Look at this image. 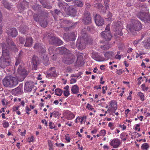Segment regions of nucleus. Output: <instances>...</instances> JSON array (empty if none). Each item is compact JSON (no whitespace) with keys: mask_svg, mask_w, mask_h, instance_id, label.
<instances>
[{"mask_svg":"<svg viewBox=\"0 0 150 150\" xmlns=\"http://www.w3.org/2000/svg\"><path fill=\"white\" fill-rule=\"evenodd\" d=\"M7 44H2V55L0 58V67L5 68L10 65L11 58L10 52L12 50L16 52L17 51V47L11 39L6 38Z\"/></svg>","mask_w":150,"mask_h":150,"instance_id":"nucleus-1","label":"nucleus"},{"mask_svg":"<svg viewBox=\"0 0 150 150\" xmlns=\"http://www.w3.org/2000/svg\"><path fill=\"white\" fill-rule=\"evenodd\" d=\"M61 53L64 54L62 59L63 62L67 64H70L74 62L75 57L74 54L69 53V51L67 48L63 46L59 48Z\"/></svg>","mask_w":150,"mask_h":150,"instance_id":"nucleus-2","label":"nucleus"},{"mask_svg":"<svg viewBox=\"0 0 150 150\" xmlns=\"http://www.w3.org/2000/svg\"><path fill=\"white\" fill-rule=\"evenodd\" d=\"M18 81L17 77L10 76L6 77L3 80V83L4 86L13 87L17 85Z\"/></svg>","mask_w":150,"mask_h":150,"instance_id":"nucleus-3","label":"nucleus"},{"mask_svg":"<svg viewBox=\"0 0 150 150\" xmlns=\"http://www.w3.org/2000/svg\"><path fill=\"white\" fill-rule=\"evenodd\" d=\"M142 26L140 22L135 20L133 23L127 25V29L128 31H129L133 35H135L136 31H138L142 29Z\"/></svg>","mask_w":150,"mask_h":150,"instance_id":"nucleus-4","label":"nucleus"},{"mask_svg":"<svg viewBox=\"0 0 150 150\" xmlns=\"http://www.w3.org/2000/svg\"><path fill=\"white\" fill-rule=\"evenodd\" d=\"M88 40L87 34L86 33L83 34L81 37H79L78 39L76 44L77 47L81 50L85 49Z\"/></svg>","mask_w":150,"mask_h":150,"instance_id":"nucleus-5","label":"nucleus"},{"mask_svg":"<svg viewBox=\"0 0 150 150\" xmlns=\"http://www.w3.org/2000/svg\"><path fill=\"white\" fill-rule=\"evenodd\" d=\"M33 17L34 20L39 23L42 27L45 28L47 26L48 23L47 21V17L40 16L37 14H35L33 16Z\"/></svg>","mask_w":150,"mask_h":150,"instance_id":"nucleus-6","label":"nucleus"},{"mask_svg":"<svg viewBox=\"0 0 150 150\" xmlns=\"http://www.w3.org/2000/svg\"><path fill=\"white\" fill-rule=\"evenodd\" d=\"M137 16L141 20L145 23L150 22V15L149 12L140 11L137 13Z\"/></svg>","mask_w":150,"mask_h":150,"instance_id":"nucleus-7","label":"nucleus"},{"mask_svg":"<svg viewBox=\"0 0 150 150\" xmlns=\"http://www.w3.org/2000/svg\"><path fill=\"white\" fill-rule=\"evenodd\" d=\"M36 89V87L35 86L33 82H26L25 83L24 88L25 90L28 92L32 91L33 93H35Z\"/></svg>","mask_w":150,"mask_h":150,"instance_id":"nucleus-8","label":"nucleus"},{"mask_svg":"<svg viewBox=\"0 0 150 150\" xmlns=\"http://www.w3.org/2000/svg\"><path fill=\"white\" fill-rule=\"evenodd\" d=\"M48 37L50 44L55 45H59L62 44V41L61 40L57 37H51L49 35L48 36Z\"/></svg>","mask_w":150,"mask_h":150,"instance_id":"nucleus-9","label":"nucleus"},{"mask_svg":"<svg viewBox=\"0 0 150 150\" xmlns=\"http://www.w3.org/2000/svg\"><path fill=\"white\" fill-rule=\"evenodd\" d=\"M19 67H18L17 69V71L20 75V77H21V79L20 81H23L28 74V72L21 67L20 65H19Z\"/></svg>","mask_w":150,"mask_h":150,"instance_id":"nucleus-10","label":"nucleus"},{"mask_svg":"<svg viewBox=\"0 0 150 150\" xmlns=\"http://www.w3.org/2000/svg\"><path fill=\"white\" fill-rule=\"evenodd\" d=\"M33 69L35 70L37 69V66L40 63V61L38 57L34 55L32 57L31 61Z\"/></svg>","mask_w":150,"mask_h":150,"instance_id":"nucleus-11","label":"nucleus"},{"mask_svg":"<svg viewBox=\"0 0 150 150\" xmlns=\"http://www.w3.org/2000/svg\"><path fill=\"white\" fill-rule=\"evenodd\" d=\"M6 33L9 36L16 37L18 35V32L15 28H8L6 29Z\"/></svg>","mask_w":150,"mask_h":150,"instance_id":"nucleus-12","label":"nucleus"},{"mask_svg":"<svg viewBox=\"0 0 150 150\" xmlns=\"http://www.w3.org/2000/svg\"><path fill=\"white\" fill-rule=\"evenodd\" d=\"M101 37L103 40L109 41L111 40L112 36L110 31H104L101 33Z\"/></svg>","mask_w":150,"mask_h":150,"instance_id":"nucleus-13","label":"nucleus"},{"mask_svg":"<svg viewBox=\"0 0 150 150\" xmlns=\"http://www.w3.org/2000/svg\"><path fill=\"white\" fill-rule=\"evenodd\" d=\"M121 144V141L118 138H114L110 142V145L114 148H118Z\"/></svg>","mask_w":150,"mask_h":150,"instance_id":"nucleus-14","label":"nucleus"},{"mask_svg":"<svg viewBox=\"0 0 150 150\" xmlns=\"http://www.w3.org/2000/svg\"><path fill=\"white\" fill-rule=\"evenodd\" d=\"M94 20L96 24L98 26L102 25L104 23L103 19L99 14H96L94 17Z\"/></svg>","mask_w":150,"mask_h":150,"instance_id":"nucleus-15","label":"nucleus"},{"mask_svg":"<svg viewBox=\"0 0 150 150\" xmlns=\"http://www.w3.org/2000/svg\"><path fill=\"white\" fill-rule=\"evenodd\" d=\"M63 38L67 41L70 40L73 41L75 39L74 33L73 32H72L70 34L67 33L64 34L63 35Z\"/></svg>","mask_w":150,"mask_h":150,"instance_id":"nucleus-16","label":"nucleus"},{"mask_svg":"<svg viewBox=\"0 0 150 150\" xmlns=\"http://www.w3.org/2000/svg\"><path fill=\"white\" fill-rule=\"evenodd\" d=\"M63 115L65 117L69 120L73 119L75 117L74 115L69 110L65 111Z\"/></svg>","mask_w":150,"mask_h":150,"instance_id":"nucleus-17","label":"nucleus"},{"mask_svg":"<svg viewBox=\"0 0 150 150\" xmlns=\"http://www.w3.org/2000/svg\"><path fill=\"white\" fill-rule=\"evenodd\" d=\"M28 3L25 1L22 2L21 4L18 6V8L19 12H21L24 9L27 8L28 6Z\"/></svg>","mask_w":150,"mask_h":150,"instance_id":"nucleus-18","label":"nucleus"},{"mask_svg":"<svg viewBox=\"0 0 150 150\" xmlns=\"http://www.w3.org/2000/svg\"><path fill=\"white\" fill-rule=\"evenodd\" d=\"M33 42V39L31 37H28L25 39V42L24 46L25 47H31Z\"/></svg>","mask_w":150,"mask_h":150,"instance_id":"nucleus-19","label":"nucleus"},{"mask_svg":"<svg viewBox=\"0 0 150 150\" xmlns=\"http://www.w3.org/2000/svg\"><path fill=\"white\" fill-rule=\"evenodd\" d=\"M34 48L35 49L38 50L42 52H45V50L43 48L42 45L40 43H36L35 45Z\"/></svg>","mask_w":150,"mask_h":150,"instance_id":"nucleus-20","label":"nucleus"},{"mask_svg":"<svg viewBox=\"0 0 150 150\" xmlns=\"http://www.w3.org/2000/svg\"><path fill=\"white\" fill-rule=\"evenodd\" d=\"M83 20L85 24L90 23L91 22V18L89 14L85 15L83 18Z\"/></svg>","mask_w":150,"mask_h":150,"instance_id":"nucleus-21","label":"nucleus"},{"mask_svg":"<svg viewBox=\"0 0 150 150\" xmlns=\"http://www.w3.org/2000/svg\"><path fill=\"white\" fill-rule=\"evenodd\" d=\"M144 47L146 49L150 48V37L143 42Z\"/></svg>","mask_w":150,"mask_h":150,"instance_id":"nucleus-22","label":"nucleus"},{"mask_svg":"<svg viewBox=\"0 0 150 150\" xmlns=\"http://www.w3.org/2000/svg\"><path fill=\"white\" fill-rule=\"evenodd\" d=\"M71 91L74 94H77L79 93V88L76 85L72 86L71 88Z\"/></svg>","mask_w":150,"mask_h":150,"instance_id":"nucleus-23","label":"nucleus"},{"mask_svg":"<svg viewBox=\"0 0 150 150\" xmlns=\"http://www.w3.org/2000/svg\"><path fill=\"white\" fill-rule=\"evenodd\" d=\"M139 6L142 8V11L146 12H149V9L147 8V5L145 3H142Z\"/></svg>","mask_w":150,"mask_h":150,"instance_id":"nucleus-24","label":"nucleus"},{"mask_svg":"<svg viewBox=\"0 0 150 150\" xmlns=\"http://www.w3.org/2000/svg\"><path fill=\"white\" fill-rule=\"evenodd\" d=\"M91 57L93 59L96 60H97L100 57V56L98 53L95 52H92L91 54Z\"/></svg>","mask_w":150,"mask_h":150,"instance_id":"nucleus-25","label":"nucleus"},{"mask_svg":"<svg viewBox=\"0 0 150 150\" xmlns=\"http://www.w3.org/2000/svg\"><path fill=\"white\" fill-rule=\"evenodd\" d=\"M117 104H110L108 110L112 111L115 110L117 109Z\"/></svg>","mask_w":150,"mask_h":150,"instance_id":"nucleus-26","label":"nucleus"},{"mask_svg":"<svg viewBox=\"0 0 150 150\" xmlns=\"http://www.w3.org/2000/svg\"><path fill=\"white\" fill-rule=\"evenodd\" d=\"M49 71L53 76L55 77L57 76V73L55 69V67H51L49 69Z\"/></svg>","mask_w":150,"mask_h":150,"instance_id":"nucleus-27","label":"nucleus"},{"mask_svg":"<svg viewBox=\"0 0 150 150\" xmlns=\"http://www.w3.org/2000/svg\"><path fill=\"white\" fill-rule=\"evenodd\" d=\"M43 63L45 66L48 65L50 63L49 58L47 56H43Z\"/></svg>","mask_w":150,"mask_h":150,"instance_id":"nucleus-28","label":"nucleus"},{"mask_svg":"<svg viewBox=\"0 0 150 150\" xmlns=\"http://www.w3.org/2000/svg\"><path fill=\"white\" fill-rule=\"evenodd\" d=\"M114 54L112 52H106L104 54V56L107 59L111 58Z\"/></svg>","mask_w":150,"mask_h":150,"instance_id":"nucleus-29","label":"nucleus"},{"mask_svg":"<svg viewBox=\"0 0 150 150\" xmlns=\"http://www.w3.org/2000/svg\"><path fill=\"white\" fill-rule=\"evenodd\" d=\"M94 3V7H96L97 8L100 10H102V8H103V6L101 3L100 2H98Z\"/></svg>","mask_w":150,"mask_h":150,"instance_id":"nucleus-30","label":"nucleus"},{"mask_svg":"<svg viewBox=\"0 0 150 150\" xmlns=\"http://www.w3.org/2000/svg\"><path fill=\"white\" fill-rule=\"evenodd\" d=\"M28 28L26 27H21L19 29L20 32L22 34H25L26 33Z\"/></svg>","mask_w":150,"mask_h":150,"instance_id":"nucleus-31","label":"nucleus"},{"mask_svg":"<svg viewBox=\"0 0 150 150\" xmlns=\"http://www.w3.org/2000/svg\"><path fill=\"white\" fill-rule=\"evenodd\" d=\"M13 92L16 95H18L21 94V89L20 87H18L13 90Z\"/></svg>","mask_w":150,"mask_h":150,"instance_id":"nucleus-32","label":"nucleus"},{"mask_svg":"<svg viewBox=\"0 0 150 150\" xmlns=\"http://www.w3.org/2000/svg\"><path fill=\"white\" fill-rule=\"evenodd\" d=\"M83 5V2L80 1H76L74 3V5L76 7H81Z\"/></svg>","mask_w":150,"mask_h":150,"instance_id":"nucleus-33","label":"nucleus"},{"mask_svg":"<svg viewBox=\"0 0 150 150\" xmlns=\"http://www.w3.org/2000/svg\"><path fill=\"white\" fill-rule=\"evenodd\" d=\"M111 47V45L109 43H108L105 45H103L101 46V48L102 49L104 50H107L109 49Z\"/></svg>","mask_w":150,"mask_h":150,"instance_id":"nucleus-34","label":"nucleus"},{"mask_svg":"<svg viewBox=\"0 0 150 150\" xmlns=\"http://www.w3.org/2000/svg\"><path fill=\"white\" fill-rule=\"evenodd\" d=\"M149 146V145L148 144L144 143L142 144L141 148L142 150H148Z\"/></svg>","mask_w":150,"mask_h":150,"instance_id":"nucleus-35","label":"nucleus"},{"mask_svg":"<svg viewBox=\"0 0 150 150\" xmlns=\"http://www.w3.org/2000/svg\"><path fill=\"white\" fill-rule=\"evenodd\" d=\"M55 94L57 96H60L63 92V91L60 89L57 88L55 90Z\"/></svg>","mask_w":150,"mask_h":150,"instance_id":"nucleus-36","label":"nucleus"},{"mask_svg":"<svg viewBox=\"0 0 150 150\" xmlns=\"http://www.w3.org/2000/svg\"><path fill=\"white\" fill-rule=\"evenodd\" d=\"M67 4L64 2H61L58 3V5L59 7L62 9V8H64V7H65V6L67 5Z\"/></svg>","mask_w":150,"mask_h":150,"instance_id":"nucleus-37","label":"nucleus"},{"mask_svg":"<svg viewBox=\"0 0 150 150\" xmlns=\"http://www.w3.org/2000/svg\"><path fill=\"white\" fill-rule=\"evenodd\" d=\"M56 48L54 47H50L48 49L49 53L51 54L54 52L55 51Z\"/></svg>","mask_w":150,"mask_h":150,"instance_id":"nucleus-38","label":"nucleus"},{"mask_svg":"<svg viewBox=\"0 0 150 150\" xmlns=\"http://www.w3.org/2000/svg\"><path fill=\"white\" fill-rule=\"evenodd\" d=\"M48 144L49 147V150H54V146L52 142L50 140H49L48 142Z\"/></svg>","mask_w":150,"mask_h":150,"instance_id":"nucleus-39","label":"nucleus"},{"mask_svg":"<svg viewBox=\"0 0 150 150\" xmlns=\"http://www.w3.org/2000/svg\"><path fill=\"white\" fill-rule=\"evenodd\" d=\"M32 8L34 10L38 11L40 9V6L38 4H35L32 6Z\"/></svg>","mask_w":150,"mask_h":150,"instance_id":"nucleus-40","label":"nucleus"},{"mask_svg":"<svg viewBox=\"0 0 150 150\" xmlns=\"http://www.w3.org/2000/svg\"><path fill=\"white\" fill-rule=\"evenodd\" d=\"M2 125L3 127L5 128H7L9 126V124L8 122L5 120L3 121Z\"/></svg>","mask_w":150,"mask_h":150,"instance_id":"nucleus-41","label":"nucleus"},{"mask_svg":"<svg viewBox=\"0 0 150 150\" xmlns=\"http://www.w3.org/2000/svg\"><path fill=\"white\" fill-rule=\"evenodd\" d=\"M86 107L89 110H93L94 112H96V110H94L93 107L91 105V104H87V105Z\"/></svg>","mask_w":150,"mask_h":150,"instance_id":"nucleus-42","label":"nucleus"},{"mask_svg":"<svg viewBox=\"0 0 150 150\" xmlns=\"http://www.w3.org/2000/svg\"><path fill=\"white\" fill-rule=\"evenodd\" d=\"M104 3L105 8L106 10L108 9L109 8L110 1L109 0H103Z\"/></svg>","mask_w":150,"mask_h":150,"instance_id":"nucleus-43","label":"nucleus"},{"mask_svg":"<svg viewBox=\"0 0 150 150\" xmlns=\"http://www.w3.org/2000/svg\"><path fill=\"white\" fill-rule=\"evenodd\" d=\"M21 62V59L19 58L16 59V62L14 67V68L15 70L17 68V66Z\"/></svg>","mask_w":150,"mask_h":150,"instance_id":"nucleus-44","label":"nucleus"},{"mask_svg":"<svg viewBox=\"0 0 150 150\" xmlns=\"http://www.w3.org/2000/svg\"><path fill=\"white\" fill-rule=\"evenodd\" d=\"M3 4L6 8L8 9H10V7L9 6V4L6 1H4L3 2Z\"/></svg>","mask_w":150,"mask_h":150,"instance_id":"nucleus-45","label":"nucleus"},{"mask_svg":"<svg viewBox=\"0 0 150 150\" xmlns=\"http://www.w3.org/2000/svg\"><path fill=\"white\" fill-rule=\"evenodd\" d=\"M82 74V73L80 72H79L77 74H72L71 75V76L72 77H76L77 78H80L79 77ZM81 77L80 76V78Z\"/></svg>","mask_w":150,"mask_h":150,"instance_id":"nucleus-46","label":"nucleus"},{"mask_svg":"<svg viewBox=\"0 0 150 150\" xmlns=\"http://www.w3.org/2000/svg\"><path fill=\"white\" fill-rule=\"evenodd\" d=\"M138 95L139 96L141 100L142 101H143L144 100V96L143 93L141 92H139Z\"/></svg>","mask_w":150,"mask_h":150,"instance_id":"nucleus-47","label":"nucleus"},{"mask_svg":"<svg viewBox=\"0 0 150 150\" xmlns=\"http://www.w3.org/2000/svg\"><path fill=\"white\" fill-rule=\"evenodd\" d=\"M50 128L51 129H53L55 128V126L54 124L52 123V122H50L49 124Z\"/></svg>","mask_w":150,"mask_h":150,"instance_id":"nucleus-48","label":"nucleus"},{"mask_svg":"<svg viewBox=\"0 0 150 150\" xmlns=\"http://www.w3.org/2000/svg\"><path fill=\"white\" fill-rule=\"evenodd\" d=\"M53 115V116L56 118L57 116L59 115V112L57 111H54L53 112H52Z\"/></svg>","mask_w":150,"mask_h":150,"instance_id":"nucleus-49","label":"nucleus"},{"mask_svg":"<svg viewBox=\"0 0 150 150\" xmlns=\"http://www.w3.org/2000/svg\"><path fill=\"white\" fill-rule=\"evenodd\" d=\"M113 124V123L111 122H109L108 124V126L110 128V129L112 130H113L115 128Z\"/></svg>","mask_w":150,"mask_h":150,"instance_id":"nucleus-50","label":"nucleus"},{"mask_svg":"<svg viewBox=\"0 0 150 150\" xmlns=\"http://www.w3.org/2000/svg\"><path fill=\"white\" fill-rule=\"evenodd\" d=\"M86 119V116H83L81 117L80 122L81 124H82L83 122H85Z\"/></svg>","mask_w":150,"mask_h":150,"instance_id":"nucleus-51","label":"nucleus"},{"mask_svg":"<svg viewBox=\"0 0 150 150\" xmlns=\"http://www.w3.org/2000/svg\"><path fill=\"white\" fill-rule=\"evenodd\" d=\"M100 135L104 136L106 134V131L105 129H102L100 131Z\"/></svg>","mask_w":150,"mask_h":150,"instance_id":"nucleus-52","label":"nucleus"},{"mask_svg":"<svg viewBox=\"0 0 150 150\" xmlns=\"http://www.w3.org/2000/svg\"><path fill=\"white\" fill-rule=\"evenodd\" d=\"M18 38H19V39L20 43L21 44H23L25 42V39L21 37H19Z\"/></svg>","mask_w":150,"mask_h":150,"instance_id":"nucleus-53","label":"nucleus"},{"mask_svg":"<svg viewBox=\"0 0 150 150\" xmlns=\"http://www.w3.org/2000/svg\"><path fill=\"white\" fill-rule=\"evenodd\" d=\"M34 140V137L33 136H31L30 137L28 138V141L29 142H33Z\"/></svg>","mask_w":150,"mask_h":150,"instance_id":"nucleus-54","label":"nucleus"},{"mask_svg":"<svg viewBox=\"0 0 150 150\" xmlns=\"http://www.w3.org/2000/svg\"><path fill=\"white\" fill-rule=\"evenodd\" d=\"M63 94L65 96L68 97L70 93L69 91H64Z\"/></svg>","mask_w":150,"mask_h":150,"instance_id":"nucleus-55","label":"nucleus"},{"mask_svg":"<svg viewBox=\"0 0 150 150\" xmlns=\"http://www.w3.org/2000/svg\"><path fill=\"white\" fill-rule=\"evenodd\" d=\"M124 71L122 69L118 70L117 71L116 73L119 75L122 74Z\"/></svg>","mask_w":150,"mask_h":150,"instance_id":"nucleus-56","label":"nucleus"},{"mask_svg":"<svg viewBox=\"0 0 150 150\" xmlns=\"http://www.w3.org/2000/svg\"><path fill=\"white\" fill-rule=\"evenodd\" d=\"M30 98H28V99H27L25 98V100H22V101H21V103H28V102H30Z\"/></svg>","mask_w":150,"mask_h":150,"instance_id":"nucleus-57","label":"nucleus"},{"mask_svg":"<svg viewBox=\"0 0 150 150\" xmlns=\"http://www.w3.org/2000/svg\"><path fill=\"white\" fill-rule=\"evenodd\" d=\"M85 5H86V9H87L90 8L91 6V5L89 3H86Z\"/></svg>","mask_w":150,"mask_h":150,"instance_id":"nucleus-58","label":"nucleus"},{"mask_svg":"<svg viewBox=\"0 0 150 150\" xmlns=\"http://www.w3.org/2000/svg\"><path fill=\"white\" fill-rule=\"evenodd\" d=\"M68 136H67L66 135H65V139L67 141V142L68 143L70 142V138L68 136V134H67Z\"/></svg>","mask_w":150,"mask_h":150,"instance_id":"nucleus-59","label":"nucleus"},{"mask_svg":"<svg viewBox=\"0 0 150 150\" xmlns=\"http://www.w3.org/2000/svg\"><path fill=\"white\" fill-rule=\"evenodd\" d=\"M76 64L78 65H82L83 64V62L81 61V62H80V63H79V61L78 58L77 59V60L76 61Z\"/></svg>","mask_w":150,"mask_h":150,"instance_id":"nucleus-60","label":"nucleus"},{"mask_svg":"<svg viewBox=\"0 0 150 150\" xmlns=\"http://www.w3.org/2000/svg\"><path fill=\"white\" fill-rule=\"evenodd\" d=\"M119 127L122 128V130H124L126 129V126L125 125H119Z\"/></svg>","mask_w":150,"mask_h":150,"instance_id":"nucleus-61","label":"nucleus"},{"mask_svg":"<svg viewBox=\"0 0 150 150\" xmlns=\"http://www.w3.org/2000/svg\"><path fill=\"white\" fill-rule=\"evenodd\" d=\"M76 79H75L72 78L70 80V83H74L76 82Z\"/></svg>","mask_w":150,"mask_h":150,"instance_id":"nucleus-62","label":"nucleus"},{"mask_svg":"<svg viewBox=\"0 0 150 150\" xmlns=\"http://www.w3.org/2000/svg\"><path fill=\"white\" fill-rule=\"evenodd\" d=\"M54 11L55 13L57 15H59L60 13H61V12L59 11V10H58L57 9H55Z\"/></svg>","mask_w":150,"mask_h":150,"instance_id":"nucleus-63","label":"nucleus"},{"mask_svg":"<svg viewBox=\"0 0 150 150\" xmlns=\"http://www.w3.org/2000/svg\"><path fill=\"white\" fill-rule=\"evenodd\" d=\"M117 34L120 36H122L123 35V33L121 30H120L119 31H117Z\"/></svg>","mask_w":150,"mask_h":150,"instance_id":"nucleus-64","label":"nucleus"}]
</instances>
